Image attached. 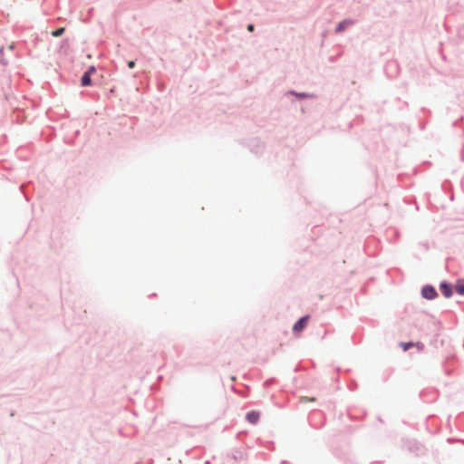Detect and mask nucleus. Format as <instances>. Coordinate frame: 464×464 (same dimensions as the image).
Listing matches in <instances>:
<instances>
[{"label": "nucleus", "instance_id": "obj_1", "mask_svg": "<svg viewBox=\"0 0 464 464\" xmlns=\"http://www.w3.org/2000/svg\"><path fill=\"white\" fill-rule=\"evenodd\" d=\"M309 321V316H304L300 318L293 326V332L295 334H299L304 327L307 325Z\"/></svg>", "mask_w": 464, "mask_h": 464}, {"label": "nucleus", "instance_id": "obj_2", "mask_svg": "<svg viewBox=\"0 0 464 464\" xmlns=\"http://www.w3.org/2000/svg\"><path fill=\"white\" fill-rule=\"evenodd\" d=\"M421 294L424 298L430 299V300L433 299L437 296L436 290L432 286H430V285L424 286L422 288Z\"/></svg>", "mask_w": 464, "mask_h": 464}, {"label": "nucleus", "instance_id": "obj_3", "mask_svg": "<svg viewBox=\"0 0 464 464\" xmlns=\"http://www.w3.org/2000/svg\"><path fill=\"white\" fill-rule=\"evenodd\" d=\"M259 417V412L255 411H252L246 414V420L252 424H256L258 421Z\"/></svg>", "mask_w": 464, "mask_h": 464}, {"label": "nucleus", "instance_id": "obj_4", "mask_svg": "<svg viewBox=\"0 0 464 464\" xmlns=\"http://www.w3.org/2000/svg\"><path fill=\"white\" fill-rule=\"evenodd\" d=\"M440 291H441L442 295L445 297H447V298L450 297L451 295H452V291H451L450 285H447L445 283H442L440 285Z\"/></svg>", "mask_w": 464, "mask_h": 464}, {"label": "nucleus", "instance_id": "obj_5", "mask_svg": "<svg viewBox=\"0 0 464 464\" xmlns=\"http://www.w3.org/2000/svg\"><path fill=\"white\" fill-rule=\"evenodd\" d=\"M353 24V22L352 20H344V21L339 23V24L336 27V32L337 33L343 32V30L346 29V27H348L349 25H352Z\"/></svg>", "mask_w": 464, "mask_h": 464}, {"label": "nucleus", "instance_id": "obj_6", "mask_svg": "<svg viewBox=\"0 0 464 464\" xmlns=\"http://www.w3.org/2000/svg\"><path fill=\"white\" fill-rule=\"evenodd\" d=\"M81 82H82V86H89V85H91L92 82H91V74H90V72H84V74L82 77Z\"/></svg>", "mask_w": 464, "mask_h": 464}, {"label": "nucleus", "instance_id": "obj_7", "mask_svg": "<svg viewBox=\"0 0 464 464\" xmlns=\"http://www.w3.org/2000/svg\"><path fill=\"white\" fill-rule=\"evenodd\" d=\"M455 290L459 295H464V280H459L455 285Z\"/></svg>", "mask_w": 464, "mask_h": 464}, {"label": "nucleus", "instance_id": "obj_8", "mask_svg": "<svg viewBox=\"0 0 464 464\" xmlns=\"http://www.w3.org/2000/svg\"><path fill=\"white\" fill-rule=\"evenodd\" d=\"M400 346L403 349V351H407L411 347L415 346V343H401ZM416 346H419V343H416Z\"/></svg>", "mask_w": 464, "mask_h": 464}, {"label": "nucleus", "instance_id": "obj_9", "mask_svg": "<svg viewBox=\"0 0 464 464\" xmlns=\"http://www.w3.org/2000/svg\"><path fill=\"white\" fill-rule=\"evenodd\" d=\"M64 30H65L64 27L58 28L55 31L52 32V35L53 37H59L64 33Z\"/></svg>", "mask_w": 464, "mask_h": 464}, {"label": "nucleus", "instance_id": "obj_10", "mask_svg": "<svg viewBox=\"0 0 464 464\" xmlns=\"http://www.w3.org/2000/svg\"><path fill=\"white\" fill-rule=\"evenodd\" d=\"M300 402L302 403H306V402H314L315 401V398L314 397H305V396H303V397H300L299 399Z\"/></svg>", "mask_w": 464, "mask_h": 464}, {"label": "nucleus", "instance_id": "obj_11", "mask_svg": "<svg viewBox=\"0 0 464 464\" xmlns=\"http://www.w3.org/2000/svg\"><path fill=\"white\" fill-rule=\"evenodd\" d=\"M128 66H129V68H130V69L134 68V66H135V62H133V61L129 62V63H128Z\"/></svg>", "mask_w": 464, "mask_h": 464}, {"label": "nucleus", "instance_id": "obj_12", "mask_svg": "<svg viewBox=\"0 0 464 464\" xmlns=\"http://www.w3.org/2000/svg\"><path fill=\"white\" fill-rule=\"evenodd\" d=\"M95 71H96L95 68L93 66H92L88 69V71L86 72H90V74L92 75V73H93Z\"/></svg>", "mask_w": 464, "mask_h": 464}, {"label": "nucleus", "instance_id": "obj_13", "mask_svg": "<svg viewBox=\"0 0 464 464\" xmlns=\"http://www.w3.org/2000/svg\"><path fill=\"white\" fill-rule=\"evenodd\" d=\"M247 30H248L249 32H253V31H254V25H253V24H249V25L247 26Z\"/></svg>", "mask_w": 464, "mask_h": 464}]
</instances>
